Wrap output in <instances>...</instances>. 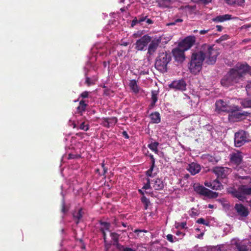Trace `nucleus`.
Masks as SVG:
<instances>
[{
	"label": "nucleus",
	"mask_w": 251,
	"mask_h": 251,
	"mask_svg": "<svg viewBox=\"0 0 251 251\" xmlns=\"http://www.w3.org/2000/svg\"><path fill=\"white\" fill-rule=\"evenodd\" d=\"M217 48L215 45L204 44L201 46V50L194 52L188 64L190 73L195 75L198 74L201 70L205 59H206V62L207 64H214L219 54Z\"/></svg>",
	"instance_id": "f257e3e1"
},
{
	"label": "nucleus",
	"mask_w": 251,
	"mask_h": 251,
	"mask_svg": "<svg viewBox=\"0 0 251 251\" xmlns=\"http://www.w3.org/2000/svg\"><path fill=\"white\" fill-rule=\"evenodd\" d=\"M249 66L247 64L237 65L236 69H231L222 80L221 84L227 86L243 80V77L249 70Z\"/></svg>",
	"instance_id": "f03ea898"
},
{
	"label": "nucleus",
	"mask_w": 251,
	"mask_h": 251,
	"mask_svg": "<svg viewBox=\"0 0 251 251\" xmlns=\"http://www.w3.org/2000/svg\"><path fill=\"white\" fill-rule=\"evenodd\" d=\"M171 55L169 53L167 52L159 53L155 60V68L162 73L167 72V65L171 60Z\"/></svg>",
	"instance_id": "7ed1b4c3"
},
{
	"label": "nucleus",
	"mask_w": 251,
	"mask_h": 251,
	"mask_svg": "<svg viewBox=\"0 0 251 251\" xmlns=\"http://www.w3.org/2000/svg\"><path fill=\"white\" fill-rule=\"evenodd\" d=\"M227 191L229 193L232 194L233 197L243 201L246 199L245 195H251V185L249 186L243 185L240 186L237 190L233 188H229Z\"/></svg>",
	"instance_id": "20e7f679"
},
{
	"label": "nucleus",
	"mask_w": 251,
	"mask_h": 251,
	"mask_svg": "<svg viewBox=\"0 0 251 251\" xmlns=\"http://www.w3.org/2000/svg\"><path fill=\"white\" fill-rule=\"evenodd\" d=\"M208 171H211L212 173L216 175L217 178L212 182H204V185L206 187L211 188L213 190H218V189L220 188V167H215L212 169H208Z\"/></svg>",
	"instance_id": "39448f33"
},
{
	"label": "nucleus",
	"mask_w": 251,
	"mask_h": 251,
	"mask_svg": "<svg viewBox=\"0 0 251 251\" xmlns=\"http://www.w3.org/2000/svg\"><path fill=\"white\" fill-rule=\"evenodd\" d=\"M194 190L198 194L209 199L216 198L218 196V193L213 192L202 185H197L194 187Z\"/></svg>",
	"instance_id": "423d86ee"
},
{
	"label": "nucleus",
	"mask_w": 251,
	"mask_h": 251,
	"mask_svg": "<svg viewBox=\"0 0 251 251\" xmlns=\"http://www.w3.org/2000/svg\"><path fill=\"white\" fill-rule=\"evenodd\" d=\"M248 141L247 133L241 130L235 133L234 144L237 147H240Z\"/></svg>",
	"instance_id": "0eeeda50"
},
{
	"label": "nucleus",
	"mask_w": 251,
	"mask_h": 251,
	"mask_svg": "<svg viewBox=\"0 0 251 251\" xmlns=\"http://www.w3.org/2000/svg\"><path fill=\"white\" fill-rule=\"evenodd\" d=\"M151 41V37L148 35H145L140 39L137 40L135 44V49L137 50L142 51L148 44Z\"/></svg>",
	"instance_id": "6e6552de"
},
{
	"label": "nucleus",
	"mask_w": 251,
	"mask_h": 251,
	"mask_svg": "<svg viewBox=\"0 0 251 251\" xmlns=\"http://www.w3.org/2000/svg\"><path fill=\"white\" fill-rule=\"evenodd\" d=\"M196 42V37L194 36H189L185 38L179 44V47L187 50L190 49Z\"/></svg>",
	"instance_id": "1a4fd4ad"
},
{
	"label": "nucleus",
	"mask_w": 251,
	"mask_h": 251,
	"mask_svg": "<svg viewBox=\"0 0 251 251\" xmlns=\"http://www.w3.org/2000/svg\"><path fill=\"white\" fill-rule=\"evenodd\" d=\"M170 88L176 90L184 91L186 89V84L183 79L173 81L169 85Z\"/></svg>",
	"instance_id": "9d476101"
},
{
	"label": "nucleus",
	"mask_w": 251,
	"mask_h": 251,
	"mask_svg": "<svg viewBox=\"0 0 251 251\" xmlns=\"http://www.w3.org/2000/svg\"><path fill=\"white\" fill-rule=\"evenodd\" d=\"M185 50L181 48H176L173 50L172 53L175 57V60L182 62L185 58L184 51Z\"/></svg>",
	"instance_id": "9b49d317"
},
{
	"label": "nucleus",
	"mask_w": 251,
	"mask_h": 251,
	"mask_svg": "<svg viewBox=\"0 0 251 251\" xmlns=\"http://www.w3.org/2000/svg\"><path fill=\"white\" fill-rule=\"evenodd\" d=\"M160 42V39L154 38L152 40H151V41L150 42L151 43L148 48V54L150 55H152L156 51Z\"/></svg>",
	"instance_id": "f8f14e48"
},
{
	"label": "nucleus",
	"mask_w": 251,
	"mask_h": 251,
	"mask_svg": "<svg viewBox=\"0 0 251 251\" xmlns=\"http://www.w3.org/2000/svg\"><path fill=\"white\" fill-rule=\"evenodd\" d=\"M201 166L197 163L193 162L188 165L187 170L192 175H195L200 172L201 171Z\"/></svg>",
	"instance_id": "ddd939ff"
},
{
	"label": "nucleus",
	"mask_w": 251,
	"mask_h": 251,
	"mask_svg": "<svg viewBox=\"0 0 251 251\" xmlns=\"http://www.w3.org/2000/svg\"><path fill=\"white\" fill-rule=\"evenodd\" d=\"M151 184L152 188L155 190H161L164 187V184L163 181L159 178H156L151 181Z\"/></svg>",
	"instance_id": "4468645a"
},
{
	"label": "nucleus",
	"mask_w": 251,
	"mask_h": 251,
	"mask_svg": "<svg viewBox=\"0 0 251 251\" xmlns=\"http://www.w3.org/2000/svg\"><path fill=\"white\" fill-rule=\"evenodd\" d=\"M235 209L239 215L242 217H247L249 212L247 208L241 204H236L235 206Z\"/></svg>",
	"instance_id": "2eb2a0df"
},
{
	"label": "nucleus",
	"mask_w": 251,
	"mask_h": 251,
	"mask_svg": "<svg viewBox=\"0 0 251 251\" xmlns=\"http://www.w3.org/2000/svg\"><path fill=\"white\" fill-rule=\"evenodd\" d=\"M242 159L241 154L240 152H233L230 154V160L234 163L239 164Z\"/></svg>",
	"instance_id": "dca6fc26"
},
{
	"label": "nucleus",
	"mask_w": 251,
	"mask_h": 251,
	"mask_svg": "<svg viewBox=\"0 0 251 251\" xmlns=\"http://www.w3.org/2000/svg\"><path fill=\"white\" fill-rule=\"evenodd\" d=\"M88 104L86 103L85 100H81L79 103L78 106L76 108V112L80 115H82L86 111Z\"/></svg>",
	"instance_id": "f3484780"
},
{
	"label": "nucleus",
	"mask_w": 251,
	"mask_h": 251,
	"mask_svg": "<svg viewBox=\"0 0 251 251\" xmlns=\"http://www.w3.org/2000/svg\"><path fill=\"white\" fill-rule=\"evenodd\" d=\"M110 237L113 241V245L115 246L117 250L122 244L119 243V238L120 235L116 232H111L110 234Z\"/></svg>",
	"instance_id": "a211bd4d"
},
{
	"label": "nucleus",
	"mask_w": 251,
	"mask_h": 251,
	"mask_svg": "<svg viewBox=\"0 0 251 251\" xmlns=\"http://www.w3.org/2000/svg\"><path fill=\"white\" fill-rule=\"evenodd\" d=\"M227 4L233 6H241L245 2V0H224Z\"/></svg>",
	"instance_id": "6ab92c4d"
},
{
	"label": "nucleus",
	"mask_w": 251,
	"mask_h": 251,
	"mask_svg": "<svg viewBox=\"0 0 251 251\" xmlns=\"http://www.w3.org/2000/svg\"><path fill=\"white\" fill-rule=\"evenodd\" d=\"M205 158L213 165L216 164L220 160L219 156L215 153L213 155L209 154L205 155Z\"/></svg>",
	"instance_id": "aec40b11"
},
{
	"label": "nucleus",
	"mask_w": 251,
	"mask_h": 251,
	"mask_svg": "<svg viewBox=\"0 0 251 251\" xmlns=\"http://www.w3.org/2000/svg\"><path fill=\"white\" fill-rule=\"evenodd\" d=\"M231 172L230 169L228 168L221 167V179H223L225 181H222L223 182L226 183V176Z\"/></svg>",
	"instance_id": "412c9836"
},
{
	"label": "nucleus",
	"mask_w": 251,
	"mask_h": 251,
	"mask_svg": "<svg viewBox=\"0 0 251 251\" xmlns=\"http://www.w3.org/2000/svg\"><path fill=\"white\" fill-rule=\"evenodd\" d=\"M150 117L152 123L158 124L161 121L160 115L158 112L151 113L150 115Z\"/></svg>",
	"instance_id": "4be33fe9"
},
{
	"label": "nucleus",
	"mask_w": 251,
	"mask_h": 251,
	"mask_svg": "<svg viewBox=\"0 0 251 251\" xmlns=\"http://www.w3.org/2000/svg\"><path fill=\"white\" fill-rule=\"evenodd\" d=\"M83 212H82V208H80L78 211H75L73 213V217L76 224H78L79 221L83 217Z\"/></svg>",
	"instance_id": "5701e85b"
},
{
	"label": "nucleus",
	"mask_w": 251,
	"mask_h": 251,
	"mask_svg": "<svg viewBox=\"0 0 251 251\" xmlns=\"http://www.w3.org/2000/svg\"><path fill=\"white\" fill-rule=\"evenodd\" d=\"M151 102L149 105L150 108L151 109L155 105L156 102H157L158 100V97H157V92L156 91H151Z\"/></svg>",
	"instance_id": "b1692460"
},
{
	"label": "nucleus",
	"mask_w": 251,
	"mask_h": 251,
	"mask_svg": "<svg viewBox=\"0 0 251 251\" xmlns=\"http://www.w3.org/2000/svg\"><path fill=\"white\" fill-rule=\"evenodd\" d=\"M156 2L159 7L163 8L168 7L171 4L170 0H157Z\"/></svg>",
	"instance_id": "393cba45"
},
{
	"label": "nucleus",
	"mask_w": 251,
	"mask_h": 251,
	"mask_svg": "<svg viewBox=\"0 0 251 251\" xmlns=\"http://www.w3.org/2000/svg\"><path fill=\"white\" fill-rule=\"evenodd\" d=\"M130 89L135 93L139 92V87L137 84V81L135 79L130 80L129 85Z\"/></svg>",
	"instance_id": "a878e982"
},
{
	"label": "nucleus",
	"mask_w": 251,
	"mask_h": 251,
	"mask_svg": "<svg viewBox=\"0 0 251 251\" xmlns=\"http://www.w3.org/2000/svg\"><path fill=\"white\" fill-rule=\"evenodd\" d=\"M100 231H109L110 224L106 222H100Z\"/></svg>",
	"instance_id": "bb28decb"
},
{
	"label": "nucleus",
	"mask_w": 251,
	"mask_h": 251,
	"mask_svg": "<svg viewBox=\"0 0 251 251\" xmlns=\"http://www.w3.org/2000/svg\"><path fill=\"white\" fill-rule=\"evenodd\" d=\"M159 143L157 142H152L148 145L149 148L155 153L158 152L157 147Z\"/></svg>",
	"instance_id": "cd10ccee"
},
{
	"label": "nucleus",
	"mask_w": 251,
	"mask_h": 251,
	"mask_svg": "<svg viewBox=\"0 0 251 251\" xmlns=\"http://www.w3.org/2000/svg\"><path fill=\"white\" fill-rule=\"evenodd\" d=\"M221 111L227 112L230 110V107L224 101L221 100Z\"/></svg>",
	"instance_id": "c85d7f7f"
},
{
	"label": "nucleus",
	"mask_w": 251,
	"mask_h": 251,
	"mask_svg": "<svg viewBox=\"0 0 251 251\" xmlns=\"http://www.w3.org/2000/svg\"><path fill=\"white\" fill-rule=\"evenodd\" d=\"M141 200L142 202L144 205V208L145 209H147L150 203V200L147 199L145 196H143L141 198Z\"/></svg>",
	"instance_id": "c756f323"
},
{
	"label": "nucleus",
	"mask_w": 251,
	"mask_h": 251,
	"mask_svg": "<svg viewBox=\"0 0 251 251\" xmlns=\"http://www.w3.org/2000/svg\"><path fill=\"white\" fill-rule=\"evenodd\" d=\"M241 103L244 107H251V99H245Z\"/></svg>",
	"instance_id": "7c9ffc66"
},
{
	"label": "nucleus",
	"mask_w": 251,
	"mask_h": 251,
	"mask_svg": "<svg viewBox=\"0 0 251 251\" xmlns=\"http://www.w3.org/2000/svg\"><path fill=\"white\" fill-rule=\"evenodd\" d=\"M118 251H136V249L121 245L118 249Z\"/></svg>",
	"instance_id": "2f4dec72"
},
{
	"label": "nucleus",
	"mask_w": 251,
	"mask_h": 251,
	"mask_svg": "<svg viewBox=\"0 0 251 251\" xmlns=\"http://www.w3.org/2000/svg\"><path fill=\"white\" fill-rule=\"evenodd\" d=\"M107 118L110 127L114 126L118 122V119L116 117H109Z\"/></svg>",
	"instance_id": "473e14b6"
},
{
	"label": "nucleus",
	"mask_w": 251,
	"mask_h": 251,
	"mask_svg": "<svg viewBox=\"0 0 251 251\" xmlns=\"http://www.w3.org/2000/svg\"><path fill=\"white\" fill-rule=\"evenodd\" d=\"M176 228H181L184 229L187 228L186 227V222H182V223H176L175 224Z\"/></svg>",
	"instance_id": "72a5a7b5"
},
{
	"label": "nucleus",
	"mask_w": 251,
	"mask_h": 251,
	"mask_svg": "<svg viewBox=\"0 0 251 251\" xmlns=\"http://www.w3.org/2000/svg\"><path fill=\"white\" fill-rule=\"evenodd\" d=\"M234 18L232 17V16L229 14H226L221 16V22H223L227 20L232 19Z\"/></svg>",
	"instance_id": "f704fd0d"
},
{
	"label": "nucleus",
	"mask_w": 251,
	"mask_h": 251,
	"mask_svg": "<svg viewBox=\"0 0 251 251\" xmlns=\"http://www.w3.org/2000/svg\"><path fill=\"white\" fill-rule=\"evenodd\" d=\"M155 165H151L150 169L146 171V174L148 177H153V175H152V171Z\"/></svg>",
	"instance_id": "c9c22d12"
},
{
	"label": "nucleus",
	"mask_w": 251,
	"mask_h": 251,
	"mask_svg": "<svg viewBox=\"0 0 251 251\" xmlns=\"http://www.w3.org/2000/svg\"><path fill=\"white\" fill-rule=\"evenodd\" d=\"M147 182L144 184L143 186L142 189L147 190L150 189L151 188V181L150 180V179L149 178H146Z\"/></svg>",
	"instance_id": "e433bc0d"
},
{
	"label": "nucleus",
	"mask_w": 251,
	"mask_h": 251,
	"mask_svg": "<svg viewBox=\"0 0 251 251\" xmlns=\"http://www.w3.org/2000/svg\"><path fill=\"white\" fill-rule=\"evenodd\" d=\"M89 128V125L85 124V122H82L79 126V129L83 130L84 131H87Z\"/></svg>",
	"instance_id": "4c0bfd02"
},
{
	"label": "nucleus",
	"mask_w": 251,
	"mask_h": 251,
	"mask_svg": "<svg viewBox=\"0 0 251 251\" xmlns=\"http://www.w3.org/2000/svg\"><path fill=\"white\" fill-rule=\"evenodd\" d=\"M237 248L239 251H249L247 247L244 244H238Z\"/></svg>",
	"instance_id": "58836bf2"
},
{
	"label": "nucleus",
	"mask_w": 251,
	"mask_h": 251,
	"mask_svg": "<svg viewBox=\"0 0 251 251\" xmlns=\"http://www.w3.org/2000/svg\"><path fill=\"white\" fill-rule=\"evenodd\" d=\"M166 237L167 239L171 243H173L177 241L176 238V237H174L173 235L170 234H168Z\"/></svg>",
	"instance_id": "ea45409f"
},
{
	"label": "nucleus",
	"mask_w": 251,
	"mask_h": 251,
	"mask_svg": "<svg viewBox=\"0 0 251 251\" xmlns=\"http://www.w3.org/2000/svg\"><path fill=\"white\" fill-rule=\"evenodd\" d=\"M85 83L87 84L88 86H90L91 85H94L95 84V82L94 81L92 80L90 77H86Z\"/></svg>",
	"instance_id": "a19ab883"
},
{
	"label": "nucleus",
	"mask_w": 251,
	"mask_h": 251,
	"mask_svg": "<svg viewBox=\"0 0 251 251\" xmlns=\"http://www.w3.org/2000/svg\"><path fill=\"white\" fill-rule=\"evenodd\" d=\"M102 124L104 126L107 128L110 127V125L109 124V121L107 118H103L102 119Z\"/></svg>",
	"instance_id": "79ce46f5"
},
{
	"label": "nucleus",
	"mask_w": 251,
	"mask_h": 251,
	"mask_svg": "<svg viewBox=\"0 0 251 251\" xmlns=\"http://www.w3.org/2000/svg\"><path fill=\"white\" fill-rule=\"evenodd\" d=\"M246 89L247 94L249 96H251V81L249 82L247 85Z\"/></svg>",
	"instance_id": "37998d69"
},
{
	"label": "nucleus",
	"mask_w": 251,
	"mask_h": 251,
	"mask_svg": "<svg viewBox=\"0 0 251 251\" xmlns=\"http://www.w3.org/2000/svg\"><path fill=\"white\" fill-rule=\"evenodd\" d=\"M183 22V20L180 18L176 19L174 22L170 23L167 24L168 25H176L177 23H181Z\"/></svg>",
	"instance_id": "c03bdc74"
},
{
	"label": "nucleus",
	"mask_w": 251,
	"mask_h": 251,
	"mask_svg": "<svg viewBox=\"0 0 251 251\" xmlns=\"http://www.w3.org/2000/svg\"><path fill=\"white\" fill-rule=\"evenodd\" d=\"M197 223L202 224L204 225H208V223L206 222L205 220L203 218H200L196 221Z\"/></svg>",
	"instance_id": "a18cd8bd"
},
{
	"label": "nucleus",
	"mask_w": 251,
	"mask_h": 251,
	"mask_svg": "<svg viewBox=\"0 0 251 251\" xmlns=\"http://www.w3.org/2000/svg\"><path fill=\"white\" fill-rule=\"evenodd\" d=\"M101 167H102V168L103 169V172H102V173L100 174V176H105V174L107 172L108 169H107V168H106L105 167V165L104 164V162H103L101 163Z\"/></svg>",
	"instance_id": "49530a36"
},
{
	"label": "nucleus",
	"mask_w": 251,
	"mask_h": 251,
	"mask_svg": "<svg viewBox=\"0 0 251 251\" xmlns=\"http://www.w3.org/2000/svg\"><path fill=\"white\" fill-rule=\"evenodd\" d=\"M140 23L139 22H138V20L137 17H135L132 21L131 24V26L134 27L137 24Z\"/></svg>",
	"instance_id": "de8ad7c7"
},
{
	"label": "nucleus",
	"mask_w": 251,
	"mask_h": 251,
	"mask_svg": "<svg viewBox=\"0 0 251 251\" xmlns=\"http://www.w3.org/2000/svg\"><path fill=\"white\" fill-rule=\"evenodd\" d=\"M89 96V92L88 91H84L80 94V97L83 99L88 98Z\"/></svg>",
	"instance_id": "09e8293b"
},
{
	"label": "nucleus",
	"mask_w": 251,
	"mask_h": 251,
	"mask_svg": "<svg viewBox=\"0 0 251 251\" xmlns=\"http://www.w3.org/2000/svg\"><path fill=\"white\" fill-rule=\"evenodd\" d=\"M104 247H105V251H108V250L111 246V244L108 243L107 241H104Z\"/></svg>",
	"instance_id": "8fccbe9b"
},
{
	"label": "nucleus",
	"mask_w": 251,
	"mask_h": 251,
	"mask_svg": "<svg viewBox=\"0 0 251 251\" xmlns=\"http://www.w3.org/2000/svg\"><path fill=\"white\" fill-rule=\"evenodd\" d=\"M68 210L66 208V205L64 202H63L61 205V211L63 213H65L67 212Z\"/></svg>",
	"instance_id": "3c124183"
},
{
	"label": "nucleus",
	"mask_w": 251,
	"mask_h": 251,
	"mask_svg": "<svg viewBox=\"0 0 251 251\" xmlns=\"http://www.w3.org/2000/svg\"><path fill=\"white\" fill-rule=\"evenodd\" d=\"M147 16H138V22H139V23H141L142 22H144L145 21L146 19H147Z\"/></svg>",
	"instance_id": "603ef678"
},
{
	"label": "nucleus",
	"mask_w": 251,
	"mask_h": 251,
	"mask_svg": "<svg viewBox=\"0 0 251 251\" xmlns=\"http://www.w3.org/2000/svg\"><path fill=\"white\" fill-rule=\"evenodd\" d=\"M209 251H220V246L212 247L209 249Z\"/></svg>",
	"instance_id": "864d4df0"
},
{
	"label": "nucleus",
	"mask_w": 251,
	"mask_h": 251,
	"mask_svg": "<svg viewBox=\"0 0 251 251\" xmlns=\"http://www.w3.org/2000/svg\"><path fill=\"white\" fill-rule=\"evenodd\" d=\"M79 157V156L78 155H76V154H73L70 153L68 155L69 159H75V158H77Z\"/></svg>",
	"instance_id": "5fc2aeb1"
},
{
	"label": "nucleus",
	"mask_w": 251,
	"mask_h": 251,
	"mask_svg": "<svg viewBox=\"0 0 251 251\" xmlns=\"http://www.w3.org/2000/svg\"><path fill=\"white\" fill-rule=\"evenodd\" d=\"M150 158L151 159V165H155V159H154V158L153 157V155H152V154H150Z\"/></svg>",
	"instance_id": "6e6d98bb"
},
{
	"label": "nucleus",
	"mask_w": 251,
	"mask_h": 251,
	"mask_svg": "<svg viewBox=\"0 0 251 251\" xmlns=\"http://www.w3.org/2000/svg\"><path fill=\"white\" fill-rule=\"evenodd\" d=\"M219 102V101H217L215 103V106H216L215 110L218 113H220V108L218 107Z\"/></svg>",
	"instance_id": "4d7b16f0"
},
{
	"label": "nucleus",
	"mask_w": 251,
	"mask_h": 251,
	"mask_svg": "<svg viewBox=\"0 0 251 251\" xmlns=\"http://www.w3.org/2000/svg\"><path fill=\"white\" fill-rule=\"evenodd\" d=\"M123 136L126 139H128L129 138V135H128L126 131H124L122 133Z\"/></svg>",
	"instance_id": "13d9d810"
},
{
	"label": "nucleus",
	"mask_w": 251,
	"mask_h": 251,
	"mask_svg": "<svg viewBox=\"0 0 251 251\" xmlns=\"http://www.w3.org/2000/svg\"><path fill=\"white\" fill-rule=\"evenodd\" d=\"M209 31H210V29L207 30H201L200 31V33L201 34H204L207 33Z\"/></svg>",
	"instance_id": "bf43d9fd"
},
{
	"label": "nucleus",
	"mask_w": 251,
	"mask_h": 251,
	"mask_svg": "<svg viewBox=\"0 0 251 251\" xmlns=\"http://www.w3.org/2000/svg\"><path fill=\"white\" fill-rule=\"evenodd\" d=\"M176 235H177V236H181L182 237H183L185 235V233H183L181 231H177L176 232Z\"/></svg>",
	"instance_id": "052dcab7"
},
{
	"label": "nucleus",
	"mask_w": 251,
	"mask_h": 251,
	"mask_svg": "<svg viewBox=\"0 0 251 251\" xmlns=\"http://www.w3.org/2000/svg\"><path fill=\"white\" fill-rule=\"evenodd\" d=\"M102 234L103 239L104 241H106V231H100Z\"/></svg>",
	"instance_id": "680f3d73"
},
{
	"label": "nucleus",
	"mask_w": 251,
	"mask_h": 251,
	"mask_svg": "<svg viewBox=\"0 0 251 251\" xmlns=\"http://www.w3.org/2000/svg\"><path fill=\"white\" fill-rule=\"evenodd\" d=\"M222 205L224 207V208L225 209H228V207H229V205L228 203H222Z\"/></svg>",
	"instance_id": "e2e57ef3"
},
{
	"label": "nucleus",
	"mask_w": 251,
	"mask_h": 251,
	"mask_svg": "<svg viewBox=\"0 0 251 251\" xmlns=\"http://www.w3.org/2000/svg\"><path fill=\"white\" fill-rule=\"evenodd\" d=\"M198 1H201L204 4H207L210 2L211 0H198Z\"/></svg>",
	"instance_id": "0e129e2a"
},
{
	"label": "nucleus",
	"mask_w": 251,
	"mask_h": 251,
	"mask_svg": "<svg viewBox=\"0 0 251 251\" xmlns=\"http://www.w3.org/2000/svg\"><path fill=\"white\" fill-rule=\"evenodd\" d=\"M109 91H110V90L109 89H105L104 90V94L106 95V96L109 95Z\"/></svg>",
	"instance_id": "69168bd1"
},
{
	"label": "nucleus",
	"mask_w": 251,
	"mask_h": 251,
	"mask_svg": "<svg viewBox=\"0 0 251 251\" xmlns=\"http://www.w3.org/2000/svg\"><path fill=\"white\" fill-rule=\"evenodd\" d=\"M146 22L149 25H150V24H151L153 23V21L150 19H148L146 21Z\"/></svg>",
	"instance_id": "338daca9"
},
{
	"label": "nucleus",
	"mask_w": 251,
	"mask_h": 251,
	"mask_svg": "<svg viewBox=\"0 0 251 251\" xmlns=\"http://www.w3.org/2000/svg\"><path fill=\"white\" fill-rule=\"evenodd\" d=\"M135 233H137V232H146L147 231L145 230H140V229H135L134 231Z\"/></svg>",
	"instance_id": "774afa93"
}]
</instances>
